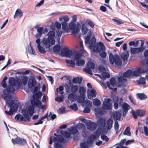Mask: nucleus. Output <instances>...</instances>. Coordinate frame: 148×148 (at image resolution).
Returning a JSON list of instances; mask_svg holds the SVG:
<instances>
[{"label": "nucleus", "instance_id": "f257e3e1", "mask_svg": "<svg viewBox=\"0 0 148 148\" xmlns=\"http://www.w3.org/2000/svg\"><path fill=\"white\" fill-rule=\"evenodd\" d=\"M15 93H2L1 94L2 98L5 101L8 107H10L9 111H5V113L8 115H12L14 113L17 111L18 108L21 107V106L19 102H18L17 103L16 102H15L14 100L13 99Z\"/></svg>", "mask_w": 148, "mask_h": 148}, {"label": "nucleus", "instance_id": "f03ea898", "mask_svg": "<svg viewBox=\"0 0 148 148\" xmlns=\"http://www.w3.org/2000/svg\"><path fill=\"white\" fill-rule=\"evenodd\" d=\"M34 109L33 107L30 105H28V108H23L21 110V113L23 115L20 114H16L15 116V119L18 121H23L25 122H29L30 121L31 116L34 113Z\"/></svg>", "mask_w": 148, "mask_h": 148}, {"label": "nucleus", "instance_id": "7ed1b4c3", "mask_svg": "<svg viewBox=\"0 0 148 148\" xmlns=\"http://www.w3.org/2000/svg\"><path fill=\"white\" fill-rule=\"evenodd\" d=\"M54 135L55 136H51L50 137L49 144H52L54 142V147L55 148H62L63 146L62 143H64L66 142V139L64 138L60 134L57 135L54 133Z\"/></svg>", "mask_w": 148, "mask_h": 148}, {"label": "nucleus", "instance_id": "20e7f679", "mask_svg": "<svg viewBox=\"0 0 148 148\" xmlns=\"http://www.w3.org/2000/svg\"><path fill=\"white\" fill-rule=\"evenodd\" d=\"M55 36V32L50 31L48 33V38H43L41 41L42 45L46 48L50 49L52 45L55 44V40L54 38Z\"/></svg>", "mask_w": 148, "mask_h": 148}, {"label": "nucleus", "instance_id": "39448f33", "mask_svg": "<svg viewBox=\"0 0 148 148\" xmlns=\"http://www.w3.org/2000/svg\"><path fill=\"white\" fill-rule=\"evenodd\" d=\"M17 81L14 77L10 78L9 80L10 85L8 86L6 89H4L3 92H14L15 88L14 87L17 84Z\"/></svg>", "mask_w": 148, "mask_h": 148}, {"label": "nucleus", "instance_id": "423d86ee", "mask_svg": "<svg viewBox=\"0 0 148 148\" xmlns=\"http://www.w3.org/2000/svg\"><path fill=\"white\" fill-rule=\"evenodd\" d=\"M44 93H33L32 96V99H31V104L33 107V106L38 108H40L42 102L39 99L40 97L38 94L42 95Z\"/></svg>", "mask_w": 148, "mask_h": 148}, {"label": "nucleus", "instance_id": "0eeeda50", "mask_svg": "<svg viewBox=\"0 0 148 148\" xmlns=\"http://www.w3.org/2000/svg\"><path fill=\"white\" fill-rule=\"evenodd\" d=\"M109 59L110 63L113 64L114 63L117 66H121L122 64V61L119 56L117 54L113 56L111 53L109 55Z\"/></svg>", "mask_w": 148, "mask_h": 148}, {"label": "nucleus", "instance_id": "6e6552de", "mask_svg": "<svg viewBox=\"0 0 148 148\" xmlns=\"http://www.w3.org/2000/svg\"><path fill=\"white\" fill-rule=\"evenodd\" d=\"M112 100L109 98H106L102 104V115L105 114V111L111 110L112 109V103H110Z\"/></svg>", "mask_w": 148, "mask_h": 148}, {"label": "nucleus", "instance_id": "1a4fd4ad", "mask_svg": "<svg viewBox=\"0 0 148 148\" xmlns=\"http://www.w3.org/2000/svg\"><path fill=\"white\" fill-rule=\"evenodd\" d=\"M95 116L98 118L97 121L98 126H102V106L95 109Z\"/></svg>", "mask_w": 148, "mask_h": 148}, {"label": "nucleus", "instance_id": "9d476101", "mask_svg": "<svg viewBox=\"0 0 148 148\" xmlns=\"http://www.w3.org/2000/svg\"><path fill=\"white\" fill-rule=\"evenodd\" d=\"M69 27L72 33L75 34L78 33L79 32L80 27L79 24H76L73 21H71L69 24Z\"/></svg>", "mask_w": 148, "mask_h": 148}, {"label": "nucleus", "instance_id": "9b49d317", "mask_svg": "<svg viewBox=\"0 0 148 148\" xmlns=\"http://www.w3.org/2000/svg\"><path fill=\"white\" fill-rule=\"evenodd\" d=\"M110 82H107L106 83L107 86L109 89L112 90L114 91H116L117 89L116 87V82L115 79L114 77H111L110 79Z\"/></svg>", "mask_w": 148, "mask_h": 148}, {"label": "nucleus", "instance_id": "f8f14e48", "mask_svg": "<svg viewBox=\"0 0 148 148\" xmlns=\"http://www.w3.org/2000/svg\"><path fill=\"white\" fill-rule=\"evenodd\" d=\"M86 68H83V71L88 74L92 75V73L91 69H94L95 66L94 63L91 62H88L86 64Z\"/></svg>", "mask_w": 148, "mask_h": 148}, {"label": "nucleus", "instance_id": "ddd939ff", "mask_svg": "<svg viewBox=\"0 0 148 148\" xmlns=\"http://www.w3.org/2000/svg\"><path fill=\"white\" fill-rule=\"evenodd\" d=\"M131 113L134 118L136 119L138 118V116L140 117H143L146 114V111L143 110L138 109L137 110L135 111L132 110Z\"/></svg>", "mask_w": 148, "mask_h": 148}, {"label": "nucleus", "instance_id": "4468645a", "mask_svg": "<svg viewBox=\"0 0 148 148\" xmlns=\"http://www.w3.org/2000/svg\"><path fill=\"white\" fill-rule=\"evenodd\" d=\"M113 123V120L111 118H109L106 121L102 118V127H105L107 130H110L112 127Z\"/></svg>", "mask_w": 148, "mask_h": 148}, {"label": "nucleus", "instance_id": "2eb2a0df", "mask_svg": "<svg viewBox=\"0 0 148 148\" xmlns=\"http://www.w3.org/2000/svg\"><path fill=\"white\" fill-rule=\"evenodd\" d=\"M99 128L97 129L96 131L92 134L90 135V137L95 141L97 138L100 136V138L102 139V126H98Z\"/></svg>", "mask_w": 148, "mask_h": 148}, {"label": "nucleus", "instance_id": "dca6fc26", "mask_svg": "<svg viewBox=\"0 0 148 148\" xmlns=\"http://www.w3.org/2000/svg\"><path fill=\"white\" fill-rule=\"evenodd\" d=\"M61 55L62 56L70 58L73 55V52L71 50H69V48L66 47L63 48L61 51Z\"/></svg>", "mask_w": 148, "mask_h": 148}, {"label": "nucleus", "instance_id": "f3484780", "mask_svg": "<svg viewBox=\"0 0 148 148\" xmlns=\"http://www.w3.org/2000/svg\"><path fill=\"white\" fill-rule=\"evenodd\" d=\"M12 141L14 144H20L23 145L27 143L26 140L25 139L20 137L12 138Z\"/></svg>", "mask_w": 148, "mask_h": 148}, {"label": "nucleus", "instance_id": "a211bd4d", "mask_svg": "<svg viewBox=\"0 0 148 148\" xmlns=\"http://www.w3.org/2000/svg\"><path fill=\"white\" fill-rule=\"evenodd\" d=\"M123 77V76H120L118 77V84L117 85L118 87L124 88L125 87L126 84L125 83L126 82L127 80V79L124 78Z\"/></svg>", "mask_w": 148, "mask_h": 148}, {"label": "nucleus", "instance_id": "6ab92c4d", "mask_svg": "<svg viewBox=\"0 0 148 148\" xmlns=\"http://www.w3.org/2000/svg\"><path fill=\"white\" fill-rule=\"evenodd\" d=\"M121 107L122 111V116L124 117L125 116L128 110L130 108V106L127 103H123L122 104Z\"/></svg>", "mask_w": 148, "mask_h": 148}, {"label": "nucleus", "instance_id": "aec40b11", "mask_svg": "<svg viewBox=\"0 0 148 148\" xmlns=\"http://www.w3.org/2000/svg\"><path fill=\"white\" fill-rule=\"evenodd\" d=\"M88 130L90 131H93L96 129L97 124L91 121L90 120L88 121V123L86 125Z\"/></svg>", "mask_w": 148, "mask_h": 148}, {"label": "nucleus", "instance_id": "412c9836", "mask_svg": "<svg viewBox=\"0 0 148 148\" xmlns=\"http://www.w3.org/2000/svg\"><path fill=\"white\" fill-rule=\"evenodd\" d=\"M36 84L37 82L34 77L32 76L29 79L27 85L29 88L31 89L33 88Z\"/></svg>", "mask_w": 148, "mask_h": 148}, {"label": "nucleus", "instance_id": "4be33fe9", "mask_svg": "<svg viewBox=\"0 0 148 148\" xmlns=\"http://www.w3.org/2000/svg\"><path fill=\"white\" fill-rule=\"evenodd\" d=\"M92 49L95 52H99L102 50V42H97L93 47Z\"/></svg>", "mask_w": 148, "mask_h": 148}, {"label": "nucleus", "instance_id": "5701e85b", "mask_svg": "<svg viewBox=\"0 0 148 148\" xmlns=\"http://www.w3.org/2000/svg\"><path fill=\"white\" fill-rule=\"evenodd\" d=\"M107 70V68H105L102 66V80H104L106 79L109 78L110 77L109 73L106 71Z\"/></svg>", "mask_w": 148, "mask_h": 148}, {"label": "nucleus", "instance_id": "b1692460", "mask_svg": "<svg viewBox=\"0 0 148 148\" xmlns=\"http://www.w3.org/2000/svg\"><path fill=\"white\" fill-rule=\"evenodd\" d=\"M144 50V49L141 47L138 48L131 47L130 48V52L132 54L138 53L140 52H142Z\"/></svg>", "mask_w": 148, "mask_h": 148}, {"label": "nucleus", "instance_id": "393cba45", "mask_svg": "<svg viewBox=\"0 0 148 148\" xmlns=\"http://www.w3.org/2000/svg\"><path fill=\"white\" fill-rule=\"evenodd\" d=\"M44 28L42 27H39L37 29V32L35 36L36 38H40L41 37L42 34H44Z\"/></svg>", "mask_w": 148, "mask_h": 148}, {"label": "nucleus", "instance_id": "a878e982", "mask_svg": "<svg viewBox=\"0 0 148 148\" xmlns=\"http://www.w3.org/2000/svg\"><path fill=\"white\" fill-rule=\"evenodd\" d=\"M69 133L72 135L76 134L79 131L76 126H72L68 129Z\"/></svg>", "mask_w": 148, "mask_h": 148}, {"label": "nucleus", "instance_id": "bb28decb", "mask_svg": "<svg viewBox=\"0 0 148 148\" xmlns=\"http://www.w3.org/2000/svg\"><path fill=\"white\" fill-rule=\"evenodd\" d=\"M76 93H69L68 95V99L71 102H75L77 100V95ZM78 94V93H76Z\"/></svg>", "mask_w": 148, "mask_h": 148}, {"label": "nucleus", "instance_id": "cd10ccee", "mask_svg": "<svg viewBox=\"0 0 148 148\" xmlns=\"http://www.w3.org/2000/svg\"><path fill=\"white\" fill-rule=\"evenodd\" d=\"M80 95L77 96V101L79 103H83L85 97L86 96V93H79Z\"/></svg>", "mask_w": 148, "mask_h": 148}, {"label": "nucleus", "instance_id": "c85d7f7f", "mask_svg": "<svg viewBox=\"0 0 148 148\" xmlns=\"http://www.w3.org/2000/svg\"><path fill=\"white\" fill-rule=\"evenodd\" d=\"M73 85L71 80L69 81L68 83H65L64 84V87L66 92H69L70 91V87Z\"/></svg>", "mask_w": 148, "mask_h": 148}, {"label": "nucleus", "instance_id": "c756f323", "mask_svg": "<svg viewBox=\"0 0 148 148\" xmlns=\"http://www.w3.org/2000/svg\"><path fill=\"white\" fill-rule=\"evenodd\" d=\"M96 38L94 36L90 40L87 44L89 45V48L91 49H92L93 47L96 44Z\"/></svg>", "mask_w": 148, "mask_h": 148}, {"label": "nucleus", "instance_id": "7c9ffc66", "mask_svg": "<svg viewBox=\"0 0 148 148\" xmlns=\"http://www.w3.org/2000/svg\"><path fill=\"white\" fill-rule=\"evenodd\" d=\"M29 46L27 47L26 50L28 53L31 54H35V51L33 49L32 46L31 45V42L29 44Z\"/></svg>", "mask_w": 148, "mask_h": 148}, {"label": "nucleus", "instance_id": "2f4dec72", "mask_svg": "<svg viewBox=\"0 0 148 148\" xmlns=\"http://www.w3.org/2000/svg\"><path fill=\"white\" fill-rule=\"evenodd\" d=\"M60 93L61 94V95L60 96L56 97L55 99V100L59 103L63 102L64 98V96L62 95V94L64 93Z\"/></svg>", "mask_w": 148, "mask_h": 148}, {"label": "nucleus", "instance_id": "473e14b6", "mask_svg": "<svg viewBox=\"0 0 148 148\" xmlns=\"http://www.w3.org/2000/svg\"><path fill=\"white\" fill-rule=\"evenodd\" d=\"M82 80V78L81 77H74L72 79V83L75 84H80L81 83Z\"/></svg>", "mask_w": 148, "mask_h": 148}, {"label": "nucleus", "instance_id": "72a5a7b5", "mask_svg": "<svg viewBox=\"0 0 148 148\" xmlns=\"http://www.w3.org/2000/svg\"><path fill=\"white\" fill-rule=\"evenodd\" d=\"M40 85L39 84L35 85L33 87V89L32 90V92H42L40 91Z\"/></svg>", "mask_w": 148, "mask_h": 148}, {"label": "nucleus", "instance_id": "f704fd0d", "mask_svg": "<svg viewBox=\"0 0 148 148\" xmlns=\"http://www.w3.org/2000/svg\"><path fill=\"white\" fill-rule=\"evenodd\" d=\"M129 56L128 52L125 51L121 54V58L123 61H125L127 59Z\"/></svg>", "mask_w": 148, "mask_h": 148}, {"label": "nucleus", "instance_id": "c9c22d12", "mask_svg": "<svg viewBox=\"0 0 148 148\" xmlns=\"http://www.w3.org/2000/svg\"><path fill=\"white\" fill-rule=\"evenodd\" d=\"M86 107L84 108L83 111V112L84 113H89L90 111V109L89 107H88L89 106H91V103L89 102L88 104V103L86 102L85 103Z\"/></svg>", "mask_w": 148, "mask_h": 148}, {"label": "nucleus", "instance_id": "e433bc0d", "mask_svg": "<svg viewBox=\"0 0 148 148\" xmlns=\"http://www.w3.org/2000/svg\"><path fill=\"white\" fill-rule=\"evenodd\" d=\"M65 61L68 66L75 67V62L72 60L66 59L65 60Z\"/></svg>", "mask_w": 148, "mask_h": 148}, {"label": "nucleus", "instance_id": "4c0bfd02", "mask_svg": "<svg viewBox=\"0 0 148 148\" xmlns=\"http://www.w3.org/2000/svg\"><path fill=\"white\" fill-rule=\"evenodd\" d=\"M72 56L74 61H77V60L80 59L82 56L81 54L80 53L77 52H76L74 53H73Z\"/></svg>", "mask_w": 148, "mask_h": 148}, {"label": "nucleus", "instance_id": "58836bf2", "mask_svg": "<svg viewBox=\"0 0 148 148\" xmlns=\"http://www.w3.org/2000/svg\"><path fill=\"white\" fill-rule=\"evenodd\" d=\"M138 98L141 100H144L147 98V96L144 93H137L136 94Z\"/></svg>", "mask_w": 148, "mask_h": 148}, {"label": "nucleus", "instance_id": "ea45409f", "mask_svg": "<svg viewBox=\"0 0 148 148\" xmlns=\"http://www.w3.org/2000/svg\"><path fill=\"white\" fill-rule=\"evenodd\" d=\"M132 73V71L131 70H128L123 73V76L125 77H129L131 76Z\"/></svg>", "mask_w": 148, "mask_h": 148}, {"label": "nucleus", "instance_id": "a19ab883", "mask_svg": "<svg viewBox=\"0 0 148 148\" xmlns=\"http://www.w3.org/2000/svg\"><path fill=\"white\" fill-rule=\"evenodd\" d=\"M121 114L119 111L115 112L113 114V117L114 120H118L120 119Z\"/></svg>", "mask_w": 148, "mask_h": 148}, {"label": "nucleus", "instance_id": "79ce46f5", "mask_svg": "<svg viewBox=\"0 0 148 148\" xmlns=\"http://www.w3.org/2000/svg\"><path fill=\"white\" fill-rule=\"evenodd\" d=\"M123 134L124 135H127L131 136V133L130 132V129L129 127H127L123 133Z\"/></svg>", "mask_w": 148, "mask_h": 148}, {"label": "nucleus", "instance_id": "37998d69", "mask_svg": "<svg viewBox=\"0 0 148 148\" xmlns=\"http://www.w3.org/2000/svg\"><path fill=\"white\" fill-rule=\"evenodd\" d=\"M85 63V61L83 59H79L76 61V64L78 66H82Z\"/></svg>", "mask_w": 148, "mask_h": 148}, {"label": "nucleus", "instance_id": "c03bdc74", "mask_svg": "<svg viewBox=\"0 0 148 148\" xmlns=\"http://www.w3.org/2000/svg\"><path fill=\"white\" fill-rule=\"evenodd\" d=\"M78 89V86L73 85L70 87V91L69 92H77Z\"/></svg>", "mask_w": 148, "mask_h": 148}, {"label": "nucleus", "instance_id": "a18cd8bd", "mask_svg": "<svg viewBox=\"0 0 148 148\" xmlns=\"http://www.w3.org/2000/svg\"><path fill=\"white\" fill-rule=\"evenodd\" d=\"M76 126L77 129L79 130H82L86 129L85 125L83 123H79L77 124Z\"/></svg>", "mask_w": 148, "mask_h": 148}, {"label": "nucleus", "instance_id": "49530a36", "mask_svg": "<svg viewBox=\"0 0 148 148\" xmlns=\"http://www.w3.org/2000/svg\"><path fill=\"white\" fill-rule=\"evenodd\" d=\"M92 103L94 105L96 106H99L101 105L100 100L97 98L93 99Z\"/></svg>", "mask_w": 148, "mask_h": 148}, {"label": "nucleus", "instance_id": "de8ad7c7", "mask_svg": "<svg viewBox=\"0 0 148 148\" xmlns=\"http://www.w3.org/2000/svg\"><path fill=\"white\" fill-rule=\"evenodd\" d=\"M62 29L67 32L69 30L68 27V24L65 22H62Z\"/></svg>", "mask_w": 148, "mask_h": 148}, {"label": "nucleus", "instance_id": "09e8293b", "mask_svg": "<svg viewBox=\"0 0 148 148\" xmlns=\"http://www.w3.org/2000/svg\"><path fill=\"white\" fill-rule=\"evenodd\" d=\"M18 16H19L20 17H22L23 16V12L21 10L18 9L15 12L14 18H16V17Z\"/></svg>", "mask_w": 148, "mask_h": 148}, {"label": "nucleus", "instance_id": "8fccbe9b", "mask_svg": "<svg viewBox=\"0 0 148 148\" xmlns=\"http://www.w3.org/2000/svg\"><path fill=\"white\" fill-rule=\"evenodd\" d=\"M59 20L60 21H62L63 20L64 21L63 22L67 23V22L69 21V18L68 16L66 15L60 17L59 18Z\"/></svg>", "mask_w": 148, "mask_h": 148}, {"label": "nucleus", "instance_id": "3c124183", "mask_svg": "<svg viewBox=\"0 0 148 148\" xmlns=\"http://www.w3.org/2000/svg\"><path fill=\"white\" fill-rule=\"evenodd\" d=\"M81 30L82 34L83 35L86 34L87 32V29L84 23L82 25Z\"/></svg>", "mask_w": 148, "mask_h": 148}, {"label": "nucleus", "instance_id": "603ef678", "mask_svg": "<svg viewBox=\"0 0 148 148\" xmlns=\"http://www.w3.org/2000/svg\"><path fill=\"white\" fill-rule=\"evenodd\" d=\"M61 49V47L60 45H55L53 48V50L54 52H59Z\"/></svg>", "mask_w": 148, "mask_h": 148}, {"label": "nucleus", "instance_id": "864d4df0", "mask_svg": "<svg viewBox=\"0 0 148 148\" xmlns=\"http://www.w3.org/2000/svg\"><path fill=\"white\" fill-rule=\"evenodd\" d=\"M38 51L42 54H44L46 52L45 49L42 46L40 45L37 47Z\"/></svg>", "mask_w": 148, "mask_h": 148}, {"label": "nucleus", "instance_id": "5fc2aeb1", "mask_svg": "<svg viewBox=\"0 0 148 148\" xmlns=\"http://www.w3.org/2000/svg\"><path fill=\"white\" fill-rule=\"evenodd\" d=\"M62 135L63 137L64 136L65 138H69L71 136L70 134L67 132V131H63L62 133Z\"/></svg>", "mask_w": 148, "mask_h": 148}, {"label": "nucleus", "instance_id": "6e6d98bb", "mask_svg": "<svg viewBox=\"0 0 148 148\" xmlns=\"http://www.w3.org/2000/svg\"><path fill=\"white\" fill-rule=\"evenodd\" d=\"M97 93H87L88 98L92 99L93 97H95L97 95Z\"/></svg>", "mask_w": 148, "mask_h": 148}, {"label": "nucleus", "instance_id": "4d7b16f0", "mask_svg": "<svg viewBox=\"0 0 148 148\" xmlns=\"http://www.w3.org/2000/svg\"><path fill=\"white\" fill-rule=\"evenodd\" d=\"M64 85L59 86L58 88H56V92H58V91L60 92H64L63 91L64 90Z\"/></svg>", "mask_w": 148, "mask_h": 148}, {"label": "nucleus", "instance_id": "13d9d810", "mask_svg": "<svg viewBox=\"0 0 148 148\" xmlns=\"http://www.w3.org/2000/svg\"><path fill=\"white\" fill-rule=\"evenodd\" d=\"M69 108H70L75 111H76L78 110V108L77 106V104L75 103H74L73 104L69 106Z\"/></svg>", "mask_w": 148, "mask_h": 148}, {"label": "nucleus", "instance_id": "bf43d9fd", "mask_svg": "<svg viewBox=\"0 0 148 148\" xmlns=\"http://www.w3.org/2000/svg\"><path fill=\"white\" fill-rule=\"evenodd\" d=\"M21 80L23 85H25L27 82L28 78L27 76H23L21 78Z\"/></svg>", "mask_w": 148, "mask_h": 148}, {"label": "nucleus", "instance_id": "052dcab7", "mask_svg": "<svg viewBox=\"0 0 148 148\" xmlns=\"http://www.w3.org/2000/svg\"><path fill=\"white\" fill-rule=\"evenodd\" d=\"M56 115L54 114H52L51 112H50L49 114V117H50L49 120H53L56 117Z\"/></svg>", "mask_w": 148, "mask_h": 148}, {"label": "nucleus", "instance_id": "680f3d73", "mask_svg": "<svg viewBox=\"0 0 148 148\" xmlns=\"http://www.w3.org/2000/svg\"><path fill=\"white\" fill-rule=\"evenodd\" d=\"M88 142L87 141H85L83 143H81L80 146L81 148H86L87 147H88Z\"/></svg>", "mask_w": 148, "mask_h": 148}, {"label": "nucleus", "instance_id": "e2e57ef3", "mask_svg": "<svg viewBox=\"0 0 148 148\" xmlns=\"http://www.w3.org/2000/svg\"><path fill=\"white\" fill-rule=\"evenodd\" d=\"M116 103L120 105L121 106L123 103V99L122 98L117 97L116 98Z\"/></svg>", "mask_w": 148, "mask_h": 148}, {"label": "nucleus", "instance_id": "0e129e2a", "mask_svg": "<svg viewBox=\"0 0 148 148\" xmlns=\"http://www.w3.org/2000/svg\"><path fill=\"white\" fill-rule=\"evenodd\" d=\"M137 82L138 84L144 85L146 83L145 79L143 77L141 78L139 80L137 81Z\"/></svg>", "mask_w": 148, "mask_h": 148}, {"label": "nucleus", "instance_id": "69168bd1", "mask_svg": "<svg viewBox=\"0 0 148 148\" xmlns=\"http://www.w3.org/2000/svg\"><path fill=\"white\" fill-rule=\"evenodd\" d=\"M114 128L115 131L117 133L119 128V123L117 121H115L114 122Z\"/></svg>", "mask_w": 148, "mask_h": 148}, {"label": "nucleus", "instance_id": "338daca9", "mask_svg": "<svg viewBox=\"0 0 148 148\" xmlns=\"http://www.w3.org/2000/svg\"><path fill=\"white\" fill-rule=\"evenodd\" d=\"M112 20L117 25H119L123 23L120 20H117L116 19L113 18Z\"/></svg>", "mask_w": 148, "mask_h": 148}, {"label": "nucleus", "instance_id": "774afa93", "mask_svg": "<svg viewBox=\"0 0 148 148\" xmlns=\"http://www.w3.org/2000/svg\"><path fill=\"white\" fill-rule=\"evenodd\" d=\"M87 141L88 142V144H92L93 143L95 140L89 136L88 138Z\"/></svg>", "mask_w": 148, "mask_h": 148}]
</instances>
